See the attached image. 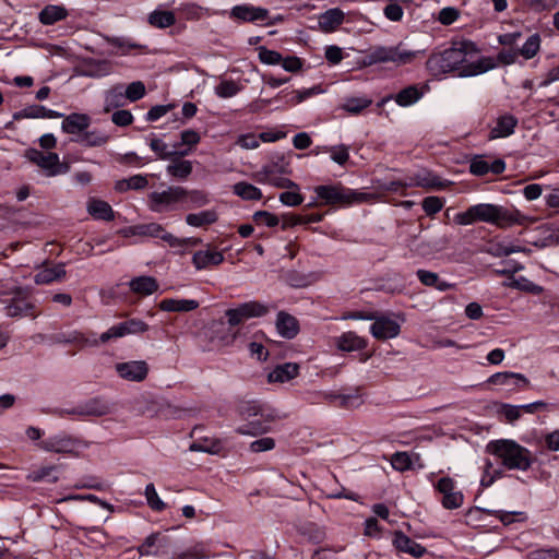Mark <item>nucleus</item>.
Returning a JSON list of instances; mask_svg holds the SVG:
<instances>
[{"label":"nucleus","mask_w":559,"mask_h":559,"mask_svg":"<svg viewBox=\"0 0 559 559\" xmlns=\"http://www.w3.org/2000/svg\"><path fill=\"white\" fill-rule=\"evenodd\" d=\"M334 343L338 350L347 353L361 350L367 346V340L353 331L342 333Z\"/></svg>","instance_id":"28"},{"label":"nucleus","mask_w":559,"mask_h":559,"mask_svg":"<svg viewBox=\"0 0 559 559\" xmlns=\"http://www.w3.org/2000/svg\"><path fill=\"white\" fill-rule=\"evenodd\" d=\"M249 448L253 453L271 451L275 448V440L271 437H263L252 441Z\"/></svg>","instance_id":"61"},{"label":"nucleus","mask_w":559,"mask_h":559,"mask_svg":"<svg viewBox=\"0 0 559 559\" xmlns=\"http://www.w3.org/2000/svg\"><path fill=\"white\" fill-rule=\"evenodd\" d=\"M201 136L194 130H185L180 134V141L177 142V156H183L191 153L200 142Z\"/></svg>","instance_id":"39"},{"label":"nucleus","mask_w":559,"mask_h":559,"mask_svg":"<svg viewBox=\"0 0 559 559\" xmlns=\"http://www.w3.org/2000/svg\"><path fill=\"white\" fill-rule=\"evenodd\" d=\"M516 124L518 119L513 115L506 114L499 116L489 132V139L496 140L510 136L514 133Z\"/></svg>","instance_id":"29"},{"label":"nucleus","mask_w":559,"mask_h":559,"mask_svg":"<svg viewBox=\"0 0 559 559\" xmlns=\"http://www.w3.org/2000/svg\"><path fill=\"white\" fill-rule=\"evenodd\" d=\"M148 23L158 28H165L175 23V15L170 11L155 10L148 16Z\"/></svg>","instance_id":"51"},{"label":"nucleus","mask_w":559,"mask_h":559,"mask_svg":"<svg viewBox=\"0 0 559 559\" xmlns=\"http://www.w3.org/2000/svg\"><path fill=\"white\" fill-rule=\"evenodd\" d=\"M501 465L510 471H527L533 463L531 451L512 439H497L486 445Z\"/></svg>","instance_id":"3"},{"label":"nucleus","mask_w":559,"mask_h":559,"mask_svg":"<svg viewBox=\"0 0 559 559\" xmlns=\"http://www.w3.org/2000/svg\"><path fill=\"white\" fill-rule=\"evenodd\" d=\"M148 330V325L140 319H129L112 325L100 334V342L107 343L114 338H120L129 334H139Z\"/></svg>","instance_id":"15"},{"label":"nucleus","mask_w":559,"mask_h":559,"mask_svg":"<svg viewBox=\"0 0 559 559\" xmlns=\"http://www.w3.org/2000/svg\"><path fill=\"white\" fill-rule=\"evenodd\" d=\"M63 115L61 112H58L56 110L49 109L41 105H32L27 106L24 109L17 111L14 114V119L19 120L21 118H31V119H37V118H47V119H53V118H61Z\"/></svg>","instance_id":"33"},{"label":"nucleus","mask_w":559,"mask_h":559,"mask_svg":"<svg viewBox=\"0 0 559 559\" xmlns=\"http://www.w3.org/2000/svg\"><path fill=\"white\" fill-rule=\"evenodd\" d=\"M145 497L147 504L153 511H162L165 509L166 504L158 497L154 484L151 483L146 485Z\"/></svg>","instance_id":"57"},{"label":"nucleus","mask_w":559,"mask_h":559,"mask_svg":"<svg viewBox=\"0 0 559 559\" xmlns=\"http://www.w3.org/2000/svg\"><path fill=\"white\" fill-rule=\"evenodd\" d=\"M238 414L242 419L249 423L252 419H257L258 416H264V409L259 402L247 401L239 404Z\"/></svg>","instance_id":"47"},{"label":"nucleus","mask_w":559,"mask_h":559,"mask_svg":"<svg viewBox=\"0 0 559 559\" xmlns=\"http://www.w3.org/2000/svg\"><path fill=\"white\" fill-rule=\"evenodd\" d=\"M287 191L282 192L278 195L280 202L285 206H298L304 202V197L300 193V188L296 183V187H285Z\"/></svg>","instance_id":"50"},{"label":"nucleus","mask_w":559,"mask_h":559,"mask_svg":"<svg viewBox=\"0 0 559 559\" xmlns=\"http://www.w3.org/2000/svg\"><path fill=\"white\" fill-rule=\"evenodd\" d=\"M233 192L245 201H259L263 195L260 188L246 181L235 183Z\"/></svg>","instance_id":"42"},{"label":"nucleus","mask_w":559,"mask_h":559,"mask_svg":"<svg viewBox=\"0 0 559 559\" xmlns=\"http://www.w3.org/2000/svg\"><path fill=\"white\" fill-rule=\"evenodd\" d=\"M27 158L39 166L48 177L62 175L69 170V166L60 162L57 153L45 154L38 150L32 148L27 152Z\"/></svg>","instance_id":"10"},{"label":"nucleus","mask_w":559,"mask_h":559,"mask_svg":"<svg viewBox=\"0 0 559 559\" xmlns=\"http://www.w3.org/2000/svg\"><path fill=\"white\" fill-rule=\"evenodd\" d=\"M496 519L500 520L503 525H510L516 521H524L525 514L523 512H509L503 510H495L490 512Z\"/></svg>","instance_id":"59"},{"label":"nucleus","mask_w":559,"mask_h":559,"mask_svg":"<svg viewBox=\"0 0 559 559\" xmlns=\"http://www.w3.org/2000/svg\"><path fill=\"white\" fill-rule=\"evenodd\" d=\"M151 150L163 159H168L167 171L170 176H175V143L166 142L164 139L153 136L150 140Z\"/></svg>","instance_id":"23"},{"label":"nucleus","mask_w":559,"mask_h":559,"mask_svg":"<svg viewBox=\"0 0 559 559\" xmlns=\"http://www.w3.org/2000/svg\"><path fill=\"white\" fill-rule=\"evenodd\" d=\"M277 415L273 412H265L264 416H258L249 423L236 428V432L241 436L254 437L258 435L266 433L271 430V424L277 419Z\"/></svg>","instance_id":"19"},{"label":"nucleus","mask_w":559,"mask_h":559,"mask_svg":"<svg viewBox=\"0 0 559 559\" xmlns=\"http://www.w3.org/2000/svg\"><path fill=\"white\" fill-rule=\"evenodd\" d=\"M391 465L399 472H404L412 468V457L407 452H396L392 455Z\"/></svg>","instance_id":"58"},{"label":"nucleus","mask_w":559,"mask_h":559,"mask_svg":"<svg viewBox=\"0 0 559 559\" xmlns=\"http://www.w3.org/2000/svg\"><path fill=\"white\" fill-rule=\"evenodd\" d=\"M108 140L109 135L106 133L98 130L90 131L88 129L85 130L81 138L73 139V141L88 147L103 146L108 142Z\"/></svg>","instance_id":"45"},{"label":"nucleus","mask_w":559,"mask_h":559,"mask_svg":"<svg viewBox=\"0 0 559 559\" xmlns=\"http://www.w3.org/2000/svg\"><path fill=\"white\" fill-rule=\"evenodd\" d=\"M209 557L204 546L199 544L180 554L177 559H207Z\"/></svg>","instance_id":"64"},{"label":"nucleus","mask_w":559,"mask_h":559,"mask_svg":"<svg viewBox=\"0 0 559 559\" xmlns=\"http://www.w3.org/2000/svg\"><path fill=\"white\" fill-rule=\"evenodd\" d=\"M224 254L221 251L205 249L197 251L192 257V263L197 270H203L210 266H216L223 263Z\"/></svg>","instance_id":"30"},{"label":"nucleus","mask_w":559,"mask_h":559,"mask_svg":"<svg viewBox=\"0 0 559 559\" xmlns=\"http://www.w3.org/2000/svg\"><path fill=\"white\" fill-rule=\"evenodd\" d=\"M87 212L94 219L106 222L115 219V212L111 205L99 199H93L88 202Z\"/></svg>","instance_id":"36"},{"label":"nucleus","mask_w":559,"mask_h":559,"mask_svg":"<svg viewBox=\"0 0 559 559\" xmlns=\"http://www.w3.org/2000/svg\"><path fill=\"white\" fill-rule=\"evenodd\" d=\"M126 103L127 97L123 94V84H117L106 92L104 109L106 112H109L112 109L123 107Z\"/></svg>","instance_id":"38"},{"label":"nucleus","mask_w":559,"mask_h":559,"mask_svg":"<svg viewBox=\"0 0 559 559\" xmlns=\"http://www.w3.org/2000/svg\"><path fill=\"white\" fill-rule=\"evenodd\" d=\"M370 333L374 338L389 340L394 338L400 334L401 326L397 321L389 317H376L372 320Z\"/></svg>","instance_id":"20"},{"label":"nucleus","mask_w":559,"mask_h":559,"mask_svg":"<svg viewBox=\"0 0 559 559\" xmlns=\"http://www.w3.org/2000/svg\"><path fill=\"white\" fill-rule=\"evenodd\" d=\"M253 219L261 225H265L267 227H275L278 225V217L267 211H257L253 214Z\"/></svg>","instance_id":"62"},{"label":"nucleus","mask_w":559,"mask_h":559,"mask_svg":"<svg viewBox=\"0 0 559 559\" xmlns=\"http://www.w3.org/2000/svg\"><path fill=\"white\" fill-rule=\"evenodd\" d=\"M508 286L512 287V288L520 289V290L533 293V294H540L543 292V288L540 286L534 284L533 282H531L530 280H527L523 276L518 277V278H512L508 283Z\"/></svg>","instance_id":"56"},{"label":"nucleus","mask_w":559,"mask_h":559,"mask_svg":"<svg viewBox=\"0 0 559 559\" xmlns=\"http://www.w3.org/2000/svg\"><path fill=\"white\" fill-rule=\"evenodd\" d=\"M502 477V471L495 467L492 462L486 460L483 467V475L480 477V485L483 487H490L497 479Z\"/></svg>","instance_id":"52"},{"label":"nucleus","mask_w":559,"mask_h":559,"mask_svg":"<svg viewBox=\"0 0 559 559\" xmlns=\"http://www.w3.org/2000/svg\"><path fill=\"white\" fill-rule=\"evenodd\" d=\"M486 382L492 386L506 389L509 392L518 391L528 384L525 376L511 371L496 372Z\"/></svg>","instance_id":"18"},{"label":"nucleus","mask_w":559,"mask_h":559,"mask_svg":"<svg viewBox=\"0 0 559 559\" xmlns=\"http://www.w3.org/2000/svg\"><path fill=\"white\" fill-rule=\"evenodd\" d=\"M393 545L402 552L408 554L415 558H419L426 554V548L416 543L402 532H395Z\"/></svg>","instance_id":"31"},{"label":"nucleus","mask_w":559,"mask_h":559,"mask_svg":"<svg viewBox=\"0 0 559 559\" xmlns=\"http://www.w3.org/2000/svg\"><path fill=\"white\" fill-rule=\"evenodd\" d=\"M67 16V10L60 5H47L39 13V21L43 24L50 25Z\"/></svg>","instance_id":"48"},{"label":"nucleus","mask_w":559,"mask_h":559,"mask_svg":"<svg viewBox=\"0 0 559 559\" xmlns=\"http://www.w3.org/2000/svg\"><path fill=\"white\" fill-rule=\"evenodd\" d=\"M206 335L210 337V349H221L234 343L236 334L230 333L223 324L212 325Z\"/></svg>","instance_id":"24"},{"label":"nucleus","mask_w":559,"mask_h":559,"mask_svg":"<svg viewBox=\"0 0 559 559\" xmlns=\"http://www.w3.org/2000/svg\"><path fill=\"white\" fill-rule=\"evenodd\" d=\"M427 67L435 76L454 73L460 78H468L493 69L495 61L484 57L474 43L456 40L451 47L433 53L428 59Z\"/></svg>","instance_id":"1"},{"label":"nucleus","mask_w":559,"mask_h":559,"mask_svg":"<svg viewBox=\"0 0 559 559\" xmlns=\"http://www.w3.org/2000/svg\"><path fill=\"white\" fill-rule=\"evenodd\" d=\"M500 43L503 45L511 44L512 39H515L516 50L513 52L502 51L499 55V59L507 63L511 64L515 62L519 56H522L524 59L533 58L540 48L539 37H526L525 40L520 44V39L524 37H500Z\"/></svg>","instance_id":"8"},{"label":"nucleus","mask_w":559,"mask_h":559,"mask_svg":"<svg viewBox=\"0 0 559 559\" xmlns=\"http://www.w3.org/2000/svg\"><path fill=\"white\" fill-rule=\"evenodd\" d=\"M436 488L442 495L441 503L445 509H457L463 504L464 496L456 489L455 481L452 478H440Z\"/></svg>","instance_id":"17"},{"label":"nucleus","mask_w":559,"mask_h":559,"mask_svg":"<svg viewBox=\"0 0 559 559\" xmlns=\"http://www.w3.org/2000/svg\"><path fill=\"white\" fill-rule=\"evenodd\" d=\"M423 97V92L416 86H408L399 92L394 100L401 107H408L417 103Z\"/></svg>","instance_id":"46"},{"label":"nucleus","mask_w":559,"mask_h":559,"mask_svg":"<svg viewBox=\"0 0 559 559\" xmlns=\"http://www.w3.org/2000/svg\"><path fill=\"white\" fill-rule=\"evenodd\" d=\"M230 17L240 22L259 23L261 25H271L274 23L269 15V10L250 4L236 5L230 11Z\"/></svg>","instance_id":"14"},{"label":"nucleus","mask_w":559,"mask_h":559,"mask_svg":"<svg viewBox=\"0 0 559 559\" xmlns=\"http://www.w3.org/2000/svg\"><path fill=\"white\" fill-rule=\"evenodd\" d=\"M128 287L134 295L146 297L157 292L159 285L153 276L141 275L131 278L128 282Z\"/></svg>","instance_id":"26"},{"label":"nucleus","mask_w":559,"mask_h":559,"mask_svg":"<svg viewBox=\"0 0 559 559\" xmlns=\"http://www.w3.org/2000/svg\"><path fill=\"white\" fill-rule=\"evenodd\" d=\"M145 85L141 81H134L129 85H123V94L127 100L136 102L145 95Z\"/></svg>","instance_id":"55"},{"label":"nucleus","mask_w":559,"mask_h":559,"mask_svg":"<svg viewBox=\"0 0 559 559\" xmlns=\"http://www.w3.org/2000/svg\"><path fill=\"white\" fill-rule=\"evenodd\" d=\"M141 555H154L175 559V542L170 530L156 532L147 536L139 547Z\"/></svg>","instance_id":"5"},{"label":"nucleus","mask_w":559,"mask_h":559,"mask_svg":"<svg viewBox=\"0 0 559 559\" xmlns=\"http://www.w3.org/2000/svg\"><path fill=\"white\" fill-rule=\"evenodd\" d=\"M372 104L368 96H349L344 99L342 109L350 115H358Z\"/></svg>","instance_id":"44"},{"label":"nucleus","mask_w":559,"mask_h":559,"mask_svg":"<svg viewBox=\"0 0 559 559\" xmlns=\"http://www.w3.org/2000/svg\"><path fill=\"white\" fill-rule=\"evenodd\" d=\"M217 214L214 210L201 211L199 213L189 214L186 218L188 225L193 227H202L215 223Z\"/></svg>","instance_id":"49"},{"label":"nucleus","mask_w":559,"mask_h":559,"mask_svg":"<svg viewBox=\"0 0 559 559\" xmlns=\"http://www.w3.org/2000/svg\"><path fill=\"white\" fill-rule=\"evenodd\" d=\"M81 417L86 416H104L110 413L111 404L104 397L96 396L81 403Z\"/></svg>","instance_id":"32"},{"label":"nucleus","mask_w":559,"mask_h":559,"mask_svg":"<svg viewBox=\"0 0 559 559\" xmlns=\"http://www.w3.org/2000/svg\"><path fill=\"white\" fill-rule=\"evenodd\" d=\"M242 88L239 82L233 80H223L215 86V94L221 98H229L237 95Z\"/></svg>","instance_id":"53"},{"label":"nucleus","mask_w":559,"mask_h":559,"mask_svg":"<svg viewBox=\"0 0 559 559\" xmlns=\"http://www.w3.org/2000/svg\"><path fill=\"white\" fill-rule=\"evenodd\" d=\"M64 264L59 263L51 267H45L35 275V283L38 285H47L52 282L61 281L66 277Z\"/></svg>","instance_id":"37"},{"label":"nucleus","mask_w":559,"mask_h":559,"mask_svg":"<svg viewBox=\"0 0 559 559\" xmlns=\"http://www.w3.org/2000/svg\"><path fill=\"white\" fill-rule=\"evenodd\" d=\"M321 93H323V91L320 88V86H313L310 88H302L299 91H295L293 93L292 98L289 99V103L292 105H297V104L302 103L307 98L318 95V94H321Z\"/></svg>","instance_id":"60"},{"label":"nucleus","mask_w":559,"mask_h":559,"mask_svg":"<svg viewBox=\"0 0 559 559\" xmlns=\"http://www.w3.org/2000/svg\"><path fill=\"white\" fill-rule=\"evenodd\" d=\"M275 326L278 335L287 340L294 338L299 332L298 320L285 311L277 313Z\"/></svg>","instance_id":"27"},{"label":"nucleus","mask_w":559,"mask_h":559,"mask_svg":"<svg viewBox=\"0 0 559 559\" xmlns=\"http://www.w3.org/2000/svg\"><path fill=\"white\" fill-rule=\"evenodd\" d=\"M536 221V217L525 215L515 207L509 210L491 203L472 205L466 211L457 213L454 216V223L460 226H468L477 222H483L501 228H508L515 225L528 226Z\"/></svg>","instance_id":"2"},{"label":"nucleus","mask_w":559,"mask_h":559,"mask_svg":"<svg viewBox=\"0 0 559 559\" xmlns=\"http://www.w3.org/2000/svg\"><path fill=\"white\" fill-rule=\"evenodd\" d=\"M292 170L286 163H272L263 166L254 174V179L263 185L282 189L285 187H296V182L288 178Z\"/></svg>","instance_id":"6"},{"label":"nucleus","mask_w":559,"mask_h":559,"mask_svg":"<svg viewBox=\"0 0 559 559\" xmlns=\"http://www.w3.org/2000/svg\"><path fill=\"white\" fill-rule=\"evenodd\" d=\"M117 374L130 382H142L146 379L150 367L144 360H129L115 365Z\"/></svg>","instance_id":"16"},{"label":"nucleus","mask_w":559,"mask_h":559,"mask_svg":"<svg viewBox=\"0 0 559 559\" xmlns=\"http://www.w3.org/2000/svg\"><path fill=\"white\" fill-rule=\"evenodd\" d=\"M190 450L209 454H218L223 450V443L214 437H205L193 441L190 445Z\"/></svg>","instance_id":"41"},{"label":"nucleus","mask_w":559,"mask_h":559,"mask_svg":"<svg viewBox=\"0 0 559 559\" xmlns=\"http://www.w3.org/2000/svg\"><path fill=\"white\" fill-rule=\"evenodd\" d=\"M7 316L16 318L21 316H33L36 317L32 311L35 309V305L32 301V293L26 287L16 286L10 293V298L5 300Z\"/></svg>","instance_id":"7"},{"label":"nucleus","mask_w":559,"mask_h":559,"mask_svg":"<svg viewBox=\"0 0 559 559\" xmlns=\"http://www.w3.org/2000/svg\"><path fill=\"white\" fill-rule=\"evenodd\" d=\"M47 452L72 454L80 447V440L64 431L49 436L38 444Z\"/></svg>","instance_id":"12"},{"label":"nucleus","mask_w":559,"mask_h":559,"mask_svg":"<svg viewBox=\"0 0 559 559\" xmlns=\"http://www.w3.org/2000/svg\"><path fill=\"white\" fill-rule=\"evenodd\" d=\"M420 51H412L402 49L401 47L386 48L379 47L369 55V63L378 62H395V63H407L415 59Z\"/></svg>","instance_id":"13"},{"label":"nucleus","mask_w":559,"mask_h":559,"mask_svg":"<svg viewBox=\"0 0 559 559\" xmlns=\"http://www.w3.org/2000/svg\"><path fill=\"white\" fill-rule=\"evenodd\" d=\"M299 374V365L296 362H285L277 365L267 373L269 383H286Z\"/></svg>","instance_id":"25"},{"label":"nucleus","mask_w":559,"mask_h":559,"mask_svg":"<svg viewBox=\"0 0 559 559\" xmlns=\"http://www.w3.org/2000/svg\"><path fill=\"white\" fill-rule=\"evenodd\" d=\"M344 19V12L341 9H330L319 16V26L325 33L335 32Z\"/></svg>","instance_id":"34"},{"label":"nucleus","mask_w":559,"mask_h":559,"mask_svg":"<svg viewBox=\"0 0 559 559\" xmlns=\"http://www.w3.org/2000/svg\"><path fill=\"white\" fill-rule=\"evenodd\" d=\"M270 307L263 302L251 300L242 302L225 312L229 325H238L249 319L261 318L267 314Z\"/></svg>","instance_id":"9"},{"label":"nucleus","mask_w":559,"mask_h":559,"mask_svg":"<svg viewBox=\"0 0 559 559\" xmlns=\"http://www.w3.org/2000/svg\"><path fill=\"white\" fill-rule=\"evenodd\" d=\"M57 342L62 344H71L78 347L79 349H83L85 347H95L98 346L100 342V337H96V333L88 332L82 333L79 331H72L69 333H60L57 336Z\"/></svg>","instance_id":"21"},{"label":"nucleus","mask_w":559,"mask_h":559,"mask_svg":"<svg viewBox=\"0 0 559 559\" xmlns=\"http://www.w3.org/2000/svg\"><path fill=\"white\" fill-rule=\"evenodd\" d=\"M314 193L321 205L345 207L362 203L371 198V194L359 192L341 185H322L314 188Z\"/></svg>","instance_id":"4"},{"label":"nucleus","mask_w":559,"mask_h":559,"mask_svg":"<svg viewBox=\"0 0 559 559\" xmlns=\"http://www.w3.org/2000/svg\"><path fill=\"white\" fill-rule=\"evenodd\" d=\"M536 231L540 237L531 241L534 246L545 248L559 245V227H552L548 224H544L537 227Z\"/></svg>","instance_id":"35"},{"label":"nucleus","mask_w":559,"mask_h":559,"mask_svg":"<svg viewBox=\"0 0 559 559\" xmlns=\"http://www.w3.org/2000/svg\"><path fill=\"white\" fill-rule=\"evenodd\" d=\"M92 119L86 114L72 112L63 118L61 129L64 133L81 138L91 126Z\"/></svg>","instance_id":"22"},{"label":"nucleus","mask_w":559,"mask_h":559,"mask_svg":"<svg viewBox=\"0 0 559 559\" xmlns=\"http://www.w3.org/2000/svg\"><path fill=\"white\" fill-rule=\"evenodd\" d=\"M118 234L124 238L134 236L158 238L168 242L170 247L175 246V237L156 223L138 224L124 227L119 229Z\"/></svg>","instance_id":"11"},{"label":"nucleus","mask_w":559,"mask_h":559,"mask_svg":"<svg viewBox=\"0 0 559 559\" xmlns=\"http://www.w3.org/2000/svg\"><path fill=\"white\" fill-rule=\"evenodd\" d=\"M416 274L423 285L436 287L440 292L449 290L454 286L451 283L441 281L438 274L431 271L418 270Z\"/></svg>","instance_id":"43"},{"label":"nucleus","mask_w":559,"mask_h":559,"mask_svg":"<svg viewBox=\"0 0 559 559\" xmlns=\"http://www.w3.org/2000/svg\"><path fill=\"white\" fill-rule=\"evenodd\" d=\"M325 153L330 154L331 159L343 166L349 159V147L345 144H338L333 146H323Z\"/></svg>","instance_id":"54"},{"label":"nucleus","mask_w":559,"mask_h":559,"mask_svg":"<svg viewBox=\"0 0 559 559\" xmlns=\"http://www.w3.org/2000/svg\"><path fill=\"white\" fill-rule=\"evenodd\" d=\"M175 202V188L169 187L168 190L158 192L154 191L150 194V205L153 211L162 212L165 207Z\"/></svg>","instance_id":"40"},{"label":"nucleus","mask_w":559,"mask_h":559,"mask_svg":"<svg viewBox=\"0 0 559 559\" xmlns=\"http://www.w3.org/2000/svg\"><path fill=\"white\" fill-rule=\"evenodd\" d=\"M258 50L259 59L264 64L274 66L282 61V57L277 51L266 49L265 47H260Z\"/></svg>","instance_id":"63"}]
</instances>
